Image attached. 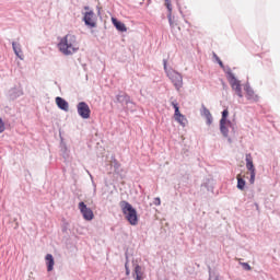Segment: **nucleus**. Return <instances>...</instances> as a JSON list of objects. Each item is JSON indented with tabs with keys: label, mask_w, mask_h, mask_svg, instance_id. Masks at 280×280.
Wrapping results in <instances>:
<instances>
[{
	"label": "nucleus",
	"mask_w": 280,
	"mask_h": 280,
	"mask_svg": "<svg viewBox=\"0 0 280 280\" xmlns=\"http://www.w3.org/2000/svg\"><path fill=\"white\" fill-rule=\"evenodd\" d=\"M56 104L58 106V108H60L61 110H69V103L67 101H65V98L57 96L56 97Z\"/></svg>",
	"instance_id": "1a4fd4ad"
},
{
	"label": "nucleus",
	"mask_w": 280,
	"mask_h": 280,
	"mask_svg": "<svg viewBox=\"0 0 280 280\" xmlns=\"http://www.w3.org/2000/svg\"><path fill=\"white\" fill-rule=\"evenodd\" d=\"M12 47H13V51H14L15 56H18V58H20V60H23V50H21V44L13 42Z\"/></svg>",
	"instance_id": "4468645a"
},
{
	"label": "nucleus",
	"mask_w": 280,
	"mask_h": 280,
	"mask_svg": "<svg viewBox=\"0 0 280 280\" xmlns=\"http://www.w3.org/2000/svg\"><path fill=\"white\" fill-rule=\"evenodd\" d=\"M113 25L118 30V32H127L128 28L126 27V24L121 23L117 19L113 18L112 19Z\"/></svg>",
	"instance_id": "f8f14e48"
},
{
	"label": "nucleus",
	"mask_w": 280,
	"mask_h": 280,
	"mask_svg": "<svg viewBox=\"0 0 280 280\" xmlns=\"http://www.w3.org/2000/svg\"><path fill=\"white\" fill-rule=\"evenodd\" d=\"M172 106L175 108V114H174V117H175V118L178 117V116H180V115H183V114H180V109H179L177 103H172Z\"/></svg>",
	"instance_id": "412c9836"
},
{
	"label": "nucleus",
	"mask_w": 280,
	"mask_h": 280,
	"mask_svg": "<svg viewBox=\"0 0 280 280\" xmlns=\"http://www.w3.org/2000/svg\"><path fill=\"white\" fill-rule=\"evenodd\" d=\"M203 115L207 119L208 126H211V124H213V116H211V112H209L207 107H203Z\"/></svg>",
	"instance_id": "f3484780"
},
{
	"label": "nucleus",
	"mask_w": 280,
	"mask_h": 280,
	"mask_svg": "<svg viewBox=\"0 0 280 280\" xmlns=\"http://www.w3.org/2000/svg\"><path fill=\"white\" fill-rule=\"evenodd\" d=\"M220 67H224V63L222 61H219Z\"/></svg>",
	"instance_id": "bb28decb"
},
{
	"label": "nucleus",
	"mask_w": 280,
	"mask_h": 280,
	"mask_svg": "<svg viewBox=\"0 0 280 280\" xmlns=\"http://www.w3.org/2000/svg\"><path fill=\"white\" fill-rule=\"evenodd\" d=\"M245 161L248 172H255V164H253V155H250V153L245 155Z\"/></svg>",
	"instance_id": "ddd939ff"
},
{
	"label": "nucleus",
	"mask_w": 280,
	"mask_h": 280,
	"mask_svg": "<svg viewBox=\"0 0 280 280\" xmlns=\"http://www.w3.org/2000/svg\"><path fill=\"white\" fill-rule=\"evenodd\" d=\"M165 8L168 10L167 19L171 27H176V24L172 21V1L165 0Z\"/></svg>",
	"instance_id": "9b49d317"
},
{
	"label": "nucleus",
	"mask_w": 280,
	"mask_h": 280,
	"mask_svg": "<svg viewBox=\"0 0 280 280\" xmlns=\"http://www.w3.org/2000/svg\"><path fill=\"white\" fill-rule=\"evenodd\" d=\"M228 82L238 97H244V95L242 94V83L240 82V80H237V78H235V74H233V72L231 71L228 72Z\"/></svg>",
	"instance_id": "39448f33"
},
{
	"label": "nucleus",
	"mask_w": 280,
	"mask_h": 280,
	"mask_svg": "<svg viewBox=\"0 0 280 280\" xmlns=\"http://www.w3.org/2000/svg\"><path fill=\"white\" fill-rule=\"evenodd\" d=\"M2 132H5V122L3 121V118L0 117V135Z\"/></svg>",
	"instance_id": "4be33fe9"
},
{
	"label": "nucleus",
	"mask_w": 280,
	"mask_h": 280,
	"mask_svg": "<svg viewBox=\"0 0 280 280\" xmlns=\"http://www.w3.org/2000/svg\"><path fill=\"white\" fill-rule=\"evenodd\" d=\"M154 205H156V207H159L161 205V198H155Z\"/></svg>",
	"instance_id": "393cba45"
},
{
	"label": "nucleus",
	"mask_w": 280,
	"mask_h": 280,
	"mask_svg": "<svg viewBox=\"0 0 280 280\" xmlns=\"http://www.w3.org/2000/svg\"><path fill=\"white\" fill-rule=\"evenodd\" d=\"M84 16L83 21L88 27H97V16L89 7H84Z\"/></svg>",
	"instance_id": "20e7f679"
},
{
	"label": "nucleus",
	"mask_w": 280,
	"mask_h": 280,
	"mask_svg": "<svg viewBox=\"0 0 280 280\" xmlns=\"http://www.w3.org/2000/svg\"><path fill=\"white\" fill-rule=\"evenodd\" d=\"M175 121L180 124V126H185V124H187V118H185V116L182 114V115L175 117Z\"/></svg>",
	"instance_id": "aec40b11"
},
{
	"label": "nucleus",
	"mask_w": 280,
	"mask_h": 280,
	"mask_svg": "<svg viewBox=\"0 0 280 280\" xmlns=\"http://www.w3.org/2000/svg\"><path fill=\"white\" fill-rule=\"evenodd\" d=\"M125 268H126V275H130V269L128 268V264L125 265Z\"/></svg>",
	"instance_id": "a878e982"
},
{
	"label": "nucleus",
	"mask_w": 280,
	"mask_h": 280,
	"mask_svg": "<svg viewBox=\"0 0 280 280\" xmlns=\"http://www.w3.org/2000/svg\"><path fill=\"white\" fill-rule=\"evenodd\" d=\"M236 180H237V189L244 190V187H246V180H244V178H242V175H237L236 176Z\"/></svg>",
	"instance_id": "6ab92c4d"
},
{
	"label": "nucleus",
	"mask_w": 280,
	"mask_h": 280,
	"mask_svg": "<svg viewBox=\"0 0 280 280\" xmlns=\"http://www.w3.org/2000/svg\"><path fill=\"white\" fill-rule=\"evenodd\" d=\"M133 277L136 280H143V270L141 269V266L137 265L135 267Z\"/></svg>",
	"instance_id": "2eb2a0df"
},
{
	"label": "nucleus",
	"mask_w": 280,
	"mask_h": 280,
	"mask_svg": "<svg viewBox=\"0 0 280 280\" xmlns=\"http://www.w3.org/2000/svg\"><path fill=\"white\" fill-rule=\"evenodd\" d=\"M255 176H256V172H250V178H249V183L250 185H255Z\"/></svg>",
	"instance_id": "b1692460"
},
{
	"label": "nucleus",
	"mask_w": 280,
	"mask_h": 280,
	"mask_svg": "<svg viewBox=\"0 0 280 280\" xmlns=\"http://www.w3.org/2000/svg\"><path fill=\"white\" fill-rule=\"evenodd\" d=\"M163 65H164V71L167 78H170L175 89L177 91H180V89H183V74L178 73L176 70L167 69V60L165 59L163 60Z\"/></svg>",
	"instance_id": "7ed1b4c3"
},
{
	"label": "nucleus",
	"mask_w": 280,
	"mask_h": 280,
	"mask_svg": "<svg viewBox=\"0 0 280 280\" xmlns=\"http://www.w3.org/2000/svg\"><path fill=\"white\" fill-rule=\"evenodd\" d=\"M77 110L82 119H89L91 117V107L84 102L78 104Z\"/></svg>",
	"instance_id": "0eeeda50"
},
{
	"label": "nucleus",
	"mask_w": 280,
	"mask_h": 280,
	"mask_svg": "<svg viewBox=\"0 0 280 280\" xmlns=\"http://www.w3.org/2000/svg\"><path fill=\"white\" fill-rule=\"evenodd\" d=\"M46 266L48 272H51L54 270V266L56 265V261L54 260V256L51 254H47L45 257Z\"/></svg>",
	"instance_id": "9d476101"
},
{
	"label": "nucleus",
	"mask_w": 280,
	"mask_h": 280,
	"mask_svg": "<svg viewBox=\"0 0 280 280\" xmlns=\"http://www.w3.org/2000/svg\"><path fill=\"white\" fill-rule=\"evenodd\" d=\"M228 117H229V109H224V110L222 112V118H221V120H220V124H221V126H222V129H224V124L231 121V120L228 119Z\"/></svg>",
	"instance_id": "a211bd4d"
},
{
	"label": "nucleus",
	"mask_w": 280,
	"mask_h": 280,
	"mask_svg": "<svg viewBox=\"0 0 280 280\" xmlns=\"http://www.w3.org/2000/svg\"><path fill=\"white\" fill-rule=\"evenodd\" d=\"M232 126H233V124L231 121H229L223 125L224 129H222V124L220 122V130H221L223 137H229V128H231Z\"/></svg>",
	"instance_id": "dca6fc26"
},
{
	"label": "nucleus",
	"mask_w": 280,
	"mask_h": 280,
	"mask_svg": "<svg viewBox=\"0 0 280 280\" xmlns=\"http://www.w3.org/2000/svg\"><path fill=\"white\" fill-rule=\"evenodd\" d=\"M58 49L63 54V56H73L80 51V42L78 37L71 33H68L65 37L58 43Z\"/></svg>",
	"instance_id": "f257e3e1"
},
{
	"label": "nucleus",
	"mask_w": 280,
	"mask_h": 280,
	"mask_svg": "<svg viewBox=\"0 0 280 280\" xmlns=\"http://www.w3.org/2000/svg\"><path fill=\"white\" fill-rule=\"evenodd\" d=\"M245 92H246L245 97L249 102H258L259 101V96L257 94H255V91L253 89H250V86H245Z\"/></svg>",
	"instance_id": "6e6552de"
},
{
	"label": "nucleus",
	"mask_w": 280,
	"mask_h": 280,
	"mask_svg": "<svg viewBox=\"0 0 280 280\" xmlns=\"http://www.w3.org/2000/svg\"><path fill=\"white\" fill-rule=\"evenodd\" d=\"M120 207L126 220L131 224V226H137L139 224V217L137 215V210L128 201H121Z\"/></svg>",
	"instance_id": "f03ea898"
},
{
	"label": "nucleus",
	"mask_w": 280,
	"mask_h": 280,
	"mask_svg": "<svg viewBox=\"0 0 280 280\" xmlns=\"http://www.w3.org/2000/svg\"><path fill=\"white\" fill-rule=\"evenodd\" d=\"M241 266L244 268V270H247V271L253 270V267H250L248 262H241Z\"/></svg>",
	"instance_id": "5701e85b"
},
{
	"label": "nucleus",
	"mask_w": 280,
	"mask_h": 280,
	"mask_svg": "<svg viewBox=\"0 0 280 280\" xmlns=\"http://www.w3.org/2000/svg\"><path fill=\"white\" fill-rule=\"evenodd\" d=\"M79 211H81L83 219L88 222H91L93 218H95V214L93 213V210L84 205V201L79 202Z\"/></svg>",
	"instance_id": "423d86ee"
}]
</instances>
